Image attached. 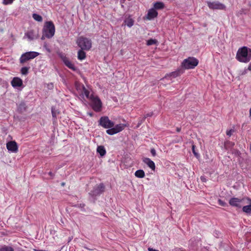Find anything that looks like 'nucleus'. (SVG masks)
I'll use <instances>...</instances> for the list:
<instances>
[{
  "label": "nucleus",
  "mask_w": 251,
  "mask_h": 251,
  "mask_svg": "<svg viewBox=\"0 0 251 251\" xmlns=\"http://www.w3.org/2000/svg\"><path fill=\"white\" fill-rule=\"evenodd\" d=\"M75 87L77 93L82 99H84L86 97L91 101V106L95 112H99L101 110L102 102L99 97L94 94L89 86L87 85L85 87L83 84L76 82Z\"/></svg>",
  "instance_id": "obj_1"
},
{
  "label": "nucleus",
  "mask_w": 251,
  "mask_h": 251,
  "mask_svg": "<svg viewBox=\"0 0 251 251\" xmlns=\"http://www.w3.org/2000/svg\"><path fill=\"white\" fill-rule=\"evenodd\" d=\"M99 125L107 128L106 132L110 135H113L122 131L126 126L124 124H119L114 126V122L110 120L107 116L101 117L99 120Z\"/></svg>",
  "instance_id": "obj_2"
},
{
  "label": "nucleus",
  "mask_w": 251,
  "mask_h": 251,
  "mask_svg": "<svg viewBox=\"0 0 251 251\" xmlns=\"http://www.w3.org/2000/svg\"><path fill=\"white\" fill-rule=\"evenodd\" d=\"M236 58L240 62H249L251 60V49L247 47L240 48L237 50Z\"/></svg>",
  "instance_id": "obj_3"
},
{
  "label": "nucleus",
  "mask_w": 251,
  "mask_h": 251,
  "mask_svg": "<svg viewBox=\"0 0 251 251\" xmlns=\"http://www.w3.org/2000/svg\"><path fill=\"white\" fill-rule=\"evenodd\" d=\"M54 33L55 26L53 23L51 21L47 22L43 29V35L41 39L43 40L45 37L51 38L54 36Z\"/></svg>",
  "instance_id": "obj_4"
},
{
  "label": "nucleus",
  "mask_w": 251,
  "mask_h": 251,
  "mask_svg": "<svg viewBox=\"0 0 251 251\" xmlns=\"http://www.w3.org/2000/svg\"><path fill=\"white\" fill-rule=\"evenodd\" d=\"M199 60L193 57H189L184 59L181 64V66L185 69H192L198 65Z\"/></svg>",
  "instance_id": "obj_5"
},
{
  "label": "nucleus",
  "mask_w": 251,
  "mask_h": 251,
  "mask_svg": "<svg viewBox=\"0 0 251 251\" xmlns=\"http://www.w3.org/2000/svg\"><path fill=\"white\" fill-rule=\"evenodd\" d=\"M76 43L82 50H89L92 47L91 40L86 37H79L77 40Z\"/></svg>",
  "instance_id": "obj_6"
},
{
  "label": "nucleus",
  "mask_w": 251,
  "mask_h": 251,
  "mask_svg": "<svg viewBox=\"0 0 251 251\" xmlns=\"http://www.w3.org/2000/svg\"><path fill=\"white\" fill-rule=\"evenodd\" d=\"M39 53L36 51H28L23 53L20 58V62L24 64L27 61L34 59L38 56Z\"/></svg>",
  "instance_id": "obj_7"
},
{
  "label": "nucleus",
  "mask_w": 251,
  "mask_h": 251,
  "mask_svg": "<svg viewBox=\"0 0 251 251\" xmlns=\"http://www.w3.org/2000/svg\"><path fill=\"white\" fill-rule=\"evenodd\" d=\"M246 198L239 199L238 198H232L229 201V204L233 207L241 208L243 205L245 204Z\"/></svg>",
  "instance_id": "obj_8"
},
{
  "label": "nucleus",
  "mask_w": 251,
  "mask_h": 251,
  "mask_svg": "<svg viewBox=\"0 0 251 251\" xmlns=\"http://www.w3.org/2000/svg\"><path fill=\"white\" fill-rule=\"evenodd\" d=\"M207 3L208 7L211 9L224 10L226 8V6L219 1H207Z\"/></svg>",
  "instance_id": "obj_9"
},
{
  "label": "nucleus",
  "mask_w": 251,
  "mask_h": 251,
  "mask_svg": "<svg viewBox=\"0 0 251 251\" xmlns=\"http://www.w3.org/2000/svg\"><path fill=\"white\" fill-rule=\"evenodd\" d=\"M59 56L67 67L73 71H75L76 70L75 65L66 56V55L62 53H59Z\"/></svg>",
  "instance_id": "obj_10"
},
{
  "label": "nucleus",
  "mask_w": 251,
  "mask_h": 251,
  "mask_svg": "<svg viewBox=\"0 0 251 251\" xmlns=\"http://www.w3.org/2000/svg\"><path fill=\"white\" fill-rule=\"evenodd\" d=\"M104 185L102 183H100L94 188L90 194L93 196H97L101 194L104 191Z\"/></svg>",
  "instance_id": "obj_11"
},
{
  "label": "nucleus",
  "mask_w": 251,
  "mask_h": 251,
  "mask_svg": "<svg viewBox=\"0 0 251 251\" xmlns=\"http://www.w3.org/2000/svg\"><path fill=\"white\" fill-rule=\"evenodd\" d=\"M6 148L9 151L11 152H17L18 147L15 141H9L6 144Z\"/></svg>",
  "instance_id": "obj_12"
},
{
  "label": "nucleus",
  "mask_w": 251,
  "mask_h": 251,
  "mask_svg": "<svg viewBox=\"0 0 251 251\" xmlns=\"http://www.w3.org/2000/svg\"><path fill=\"white\" fill-rule=\"evenodd\" d=\"M157 15L158 12L156 10H155L154 8H151L148 10L146 18L147 20H151L157 17Z\"/></svg>",
  "instance_id": "obj_13"
},
{
  "label": "nucleus",
  "mask_w": 251,
  "mask_h": 251,
  "mask_svg": "<svg viewBox=\"0 0 251 251\" xmlns=\"http://www.w3.org/2000/svg\"><path fill=\"white\" fill-rule=\"evenodd\" d=\"M11 85L15 88L22 86L23 84V80L19 77H15L11 82Z\"/></svg>",
  "instance_id": "obj_14"
},
{
  "label": "nucleus",
  "mask_w": 251,
  "mask_h": 251,
  "mask_svg": "<svg viewBox=\"0 0 251 251\" xmlns=\"http://www.w3.org/2000/svg\"><path fill=\"white\" fill-rule=\"evenodd\" d=\"M24 38L28 39V41H32L37 38V34L33 30H29L25 34Z\"/></svg>",
  "instance_id": "obj_15"
},
{
  "label": "nucleus",
  "mask_w": 251,
  "mask_h": 251,
  "mask_svg": "<svg viewBox=\"0 0 251 251\" xmlns=\"http://www.w3.org/2000/svg\"><path fill=\"white\" fill-rule=\"evenodd\" d=\"M180 74V71H176L175 72L170 73L169 74H166L164 78H162V80L167 79V80H171L172 78H176V77L179 75Z\"/></svg>",
  "instance_id": "obj_16"
},
{
  "label": "nucleus",
  "mask_w": 251,
  "mask_h": 251,
  "mask_svg": "<svg viewBox=\"0 0 251 251\" xmlns=\"http://www.w3.org/2000/svg\"><path fill=\"white\" fill-rule=\"evenodd\" d=\"M143 161L145 163L150 169L152 171H154L155 169V163L149 158H144L143 159Z\"/></svg>",
  "instance_id": "obj_17"
},
{
  "label": "nucleus",
  "mask_w": 251,
  "mask_h": 251,
  "mask_svg": "<svg viewBox=\"0 0 251 251\" xmlns=\"http://www.w3.org/2000/svg\"><path fill=\"white\" fill-rule=\"evenodd\" d=\"M246 200L250 202V204L244 206L242 208V210L245 213L249 214L251 213V200L248 198H246Z\"/></svg>",
  "instance_id": "obj_18"
},
{
  "label": "nucleus",
  "mask_w": 251,
  "mask_h": 251,
  "mask_svg": "<svg viewBox=\"0 0 251 251\" xmlns=\"http://www.w3.org/2000/svg\"><path fill=\"white\" fill-rule=\"evenodd\" d=\"M165 7V5L163 2L161 1H157L153 3V7L154 9L156 10H161L163 9Z\"/></svg>",
  "instance_id": "obj_19"
},
{
  "label": "nucleus",
  "mask_w": 251,
  "mask_h": 251,
  "mask_svg": "<svg viewBox=\"0 0 251 251\" xmlns=\"http://www.w3.org/2000/svg\"><path fill=\"white\" fill-rule=\"evenodd\" d=\"M97 151L101 157L104 156L106 153V150L103 146H99L97 147Z\"/></svg>",
  "instance_id": "obj_20"
},
{
  "label": "nucleus",
  "mask_w": 251,
  "mask_h": 251,
  "mask_svg": "<svg viewBox=\"0 0 251 251\" xmlns=\"http://www.w3.org/2000/svg\"><path fill=\"white\" fill-rule=\"evenodd\" d=\"M80 49L77 52V58L79 60H83L86 58V53Z\"/></svg>",
  "instance_id": "obj_21"
},
{
  "label": "nucleus",
  "mask_w": 251,
  "mask_h": 251,
  "mask_svg": "<svg viewBox=\"0 0 251 251\" xmlns=\"http://www.w3.org/2000/svg\"><path fill=\"white\" fill-rule=\"evenodd\" d=\"M135 176L138 178H142L145 176V174L143 170H138L135 172Z\"/></svg>",
  "instance_id": "obj_22"
},
{
  "label": "nucleus",
  "mask_w": 251,
  "mask_h": 251,
  "mask_svg": "<svg viewBox=\"0 0 251 251\" xmlns=\"http://www.w3.org/2000/svg\"><path fill=\"white\" fill-rule=\"evenodd\" d=\"M26 110V105L24 102H21L18 107V110L21 113L23 112Z\"/></svg>",
  "instance_id": "obj_23"
},
{
  "label": "nucleus",
  "mask_w": 251,
  "mask_h": 251,
  "mask_svg": "<svg viewBox=\"0 0 251 251\" xmlns=\"http://www.w3.org/2000/svg\"><path fill=\"white\" fill-rule=\"evenodd\" d=\"M0 251H14V249L11 246L3 245L0 246Z\"/></svg>",
  "instance_id": "obj_24"
},
{
  "label": "nucleus",
  "mask_w": 251,
  "mask_h": 251,
  "mask_svg": "<svg viewBox=\"0 0 251 251\" xmlns=\"http://www.w3.org/2000/svg\"><path fill=\"white\" fill-rule=\"evenodd\" d=\"M32 18L33 19L37 22H41L43 21V18L41 16L36 13H33L32 14Z\"/></svg>",
  "instance_id": "obj_25"
},
{
  "label": "nucleus",
  "mask_w": 251,
  "mask_h": 251,
  "mask_svg": "<svg viewBox=\"0 0 251 251\" xmlns=\"http://www.w3.org/2000/svg\"><path fill=\"white\" fill-rule=\"evenodd\" d=\"M126 25L129 27H131L134 24L133 20L131 18H128L125 20Z\"/></svg>",
  "instance_id": "obj_26"
},
{
  "label": "nucleus",
  "mask_w": 251,
  "mask_h": 251,
  "mask_svg": "<svg viewBox=\"0 0 251 251\" xmlns=\"http://www.w3.org/2000/svg\"><path fill=\"white\" fill-rule=\"evenodd\" d=\"M29 68L27 67H22L21 69V73L23 75H26L28 73Z\"/></svg>",
  "instance_id": "obj_27"
},
{
  "label": "nucleus",
  "mask_w": 251,
  "mask_h": 251,
  "mask_svg": "<svg viewBox=\"0 0 251 251\" xmlns=\"http://www.w3.org/2000/svg\"><path fill=\"white\" fill-rule=\"evenodd\" d=\"M157 43V41L155 39H151L147 41V45L148 46H151L152 45L156 44Z\"/></svg>",
  "instance_id": "obj_28"
},
{
  "label": "nucleus",
  "mask_w": 251,
  "mask_h": 251,
  "mask_svg": "<svg viewBox=\"0 0 251 251\" xmlns=\"http://www.w3.org/2000/svg\"><path fill=\"white\" fill-rule=\"evenodd\" d=\"M15 0H2V3L4 5L11 4Z\"/></svg>",
  "instance_id": "obj_29"
},
{
  "label": "nucleus",
  "mask_w": 251,
  "mask_h": 251,
  "mask_svg": "<svg viewBox=\"0 0 251 251\" xmlns=\"http://www.w3.org/2000/svg\"><path fill=\"white\" fill-rule=\"evenodd\" d=\"M58 112L53 108H51V114L53 118L55 119L56 118Z\"/></svg>",
  "instance_id": "obj_30"
},
{
  "label": "nucleus",
  "mask_w": 251,
  "mask_h": 251,
  "mask_svg": "<svg viewBox=\"0 0 251 251\" xmlns=\"http://www.w3.org/2000/svg\"><path fill=\"white\" fill-rule=\"evenodd\" d=\"M152 115H153L152 112L148 113L144 115L143 119H144V120H145L148 117H151L152 116Z\"/></svg>",
  "instance_id": "obj_31"
},
{
  "label": "nucleus",
  "mask_w": 251,
  "mask_h": 251,
  "mask_svg": "<svg viewBox=\"0 0 251 251\" xmlns=\"http://www.w3.org/2000/svg\"><path fill=\"white\" fill-rule=\"evenodd\" d=\"M248 71V70L245 68L244 70L240 71V75H244L247 73Z\"/></svg>",
  "instance_id": "obj_32"
},
{
  "label": "nucleus",
  "mask_w": 251,
  "mask_h": 251,
  "mask_svg": "<svg viewBox=\"0 0 251 251\" xmlns=\"http://www.w3.org/2000/svg\"><path fill=\"white\" fill-rule=\"evenodd\" d=\"M233 132H234V130L232 129H231L228 130H227L226 133L227 135H228V136H230Z\"/></svg>",
  "instance_id": "obj_33"
},
{
  "label": "nucleus",
  "mask_w": 251,
  "mask_h": 251,
  "mask_svg": "<svg viewBox=\"0 0 251 251\" xmlns=\"http://www.w3.org/2000/svg\"><path fill=\"white\" fill-rule=\"evenodd\" d=\"M218 203L220 205L223 206H225L226 205V203L225 201H222L221 200H218Z\"/></svg>",
  "instance_id": "obj_34"
},
{
  "label": "nucleus",
  "mask_w": 251,
  "mask_h": 251,
  "mask_svg": "<svg viewBox=\"0 0 251 251\" xmlns=\"http://www.w3.org/2000/svg\"><path fill=\"white\" fill-rule=\"evenodd\" d=\"M151 153L153 156H155L156 155V151L154 149L152 148L151 150Z\"/></svg>",
  "instance_id": "obj_35"
},
{
  "label": "nucleus",
  "mask_w": 251,
  "mask_h": 251,
  "mask_svg": "<svg viewBox=\"0 0 251 251\" xmlns=\"http://www.w3.org/2000/svg\"><path fill=\"white\" fill-rule=\"evenodd\" d=\"M43 47L48 51V52H50V50L48 47L47 44L45 43Z\"/></svg>",
  "instance_id": "obj_36"
},
{
  "label": "nucleus",
  "mask_w": 251,
  "mask_h": 251,
  "mask_svg": "<svg viewBox=\"0 0 251 251\" xmlns=\"http://www.w3.org/2000/svg\"><path fill=\"white\" fill-rule=\"evenodd\" d=\"M192 150H193V152L195 154V155L196 156H198L199 155H198V154L196 152V151H195V147H194V146H193V147H192Z\"/></svg>",
  "instance_id": "obj_37"
},
{
  "label": "nucleus",
  "mask_w": 251,
  "mask_h": 251,
  "mask_svg": "<svg viewBox=\"0 0 251 251\" xmlns=\"http://www.w3.org/2000/svg\"><path fill=\"white\" fill-rule=\"evenodd\" d=\"M76 206H77L78 207L81 208H83L84 207V204H83V203L78 204Z\"/></svg>",
  "instance_id": "obj_38"
},
{
  "label": "nucleus",
  "mask_w": 251,
  "mask_h": 251,
  "mask_svg": "<svg viewBox=\"0 0 251 251\" xmlns=\"http://www.w3.org/2000/svg\"><path fill=\"white\" fill-rule=\"evenodd\" d=\"M49 175L51 177V178H53L54 176V174L52 172H49L48 173Z\"/></svg>",
  "instance_id": "obj_39"
},
{
  "label": "nucleus",
  "mask_w": 251,
  "mask_h": 251,
  "mask_svg": "<svg viewBox=\"0 0 251 251\" xmlns=\"http://www.w3.org/2000/svg\"><path fill=\"white\" fill-rule=\"evenodd\" d=\"M148 251H159L158 250H156L153 249L151 248H148Z\"/></svg>",
  "instance_id": "obj_40"
},
{
  "label": "nucleus",
  "mask_w": 251,
  "mask_h": 251,
  "mask_svg": "<svg viewBox=\"0 0 251 251\" xmlns=\"http://www.w3.org/2000/svg\"><path fill=\"white\" fill-rule=\"evenodd\" d=\"M201 181L202 182H205L206 181V179H205V178L204 176H201Z\"/></svg>",
  "instance_id": "obj_41"
},
{
  "label": "nucleus",
  "mask_w": 251,
  "mask_h": 251,
  "mask_svg": "<svg viewBox=\"0 0 251 251\" xmlns=\"http://www.w3.org/2000/svg\"><path fill=\"white\" fill-rule=\"evenodd\" d=\"M145 120H144L143 118L141 119V120H140L139 121V123H138V125H141L143 122V121H144Z\"/></svg>",
  "instance_id": "obj_42"
},
{
  "label": "nucleus",
  "mask_w": 251,
  "mask_h": 251,
  "mask_svg": "<svg viewBox=\"0 0 251 251\" xmlns=\"http://www.w3.org/2000/svg\"><path fill=\"white\" fill-rule=\"evenodd\" d=\"M145 120H144L143 118L141 119V120H140L139 121V123H138V125H141L143 122V121H144Z\"/></svg>",
  "instance_id": "obj_43"
},
{
  "label": "nucleus",
  "mask_w": 251,
  "mask_h": 251,
  "mask_svg": "<svg viewBox=\"0 0 251 251\" xmlns=\"http://www.w3.org/2000/svg\"><path fill=\"white\" fill-rule=\"evenodd\" d=\"M247 69L248 70V71H251V62L249 64V65Z\"/></svg>",
  "instance_id": "obj_44"
},
{
  "label": "nucleus",
  "mask_w": 251,
  "mask_h": 251,
  "mask_svg": "<svg viewBox=\"0 0 251 251\" xmlns=\"http://www.w3.org/2000/svg\"><path fill=\"white\" fill-rule=\"evenodd\" d=\"M87 114L89 115L90 117H92L93 116V113L92 112H88Z\"/></svg>",
  "instance_id": "obj_45"
},
{
  "label": "nucleus",
  "mask_w": 251,
  "mask_h": 251,
  "mask_svg": "<svg viewBox=\"0 0 251 251\" xmlns=\"http://www.w3.org/2000/svg\"><path fill=\"white\" fill-rule=\"evenodd\" d=\"M177 131V132H179L180 131V128H177V129H176Z\"/></svg>",
  "instance_id": "obj_46"
},
{
  "label": "nucleus",
  "mask_w": 251,
  "mask_h": 251,
  "mask_svg": "<svg viewBox=\"0 0 251 251\" xmlns=\"http://www.w3.org/2000/svg\"><path fill=\"white\" fill-rule=\"evenodd\" d=\"M250 116L251 117V108H250Z\"/></svg>",
  "instance_id": "obj_47"
},
{
  "label": "nucleus",
  "mask_w": 251,
  "mask_h": 251,
  "mask_svg": "<svg viewBox=\"0 0 251 251\" xmlns=\"http://www.w3.org/2000/svg\"><path fill=\"white\" fill-rule=\"evenodd\" d=\"M64 184H64V183H63H63H62V185L64 186Z\"/></svg>",
  "instance_id": "obj_48"
},
{
  "label": "nucleus",
  "mask_w": 251,
  "mask_h": 251,
  "mask_svg": "<svg viewBox=\"0 0 251 251\" xmlns=\"http://www.w3.org/2000/svg\"><path fill=\"white\" fill-rule=\"evenodd\" d=\"M250 150H251V144L250 145Z\"/></svg>",
  "instance_id": "obj_49"
},
{
  "label": "nucleus",
  "mask_w": 251,
  "mask_h": 251,
  "mask_svg": "<svg viewBox=\"0 0 251 251\" xmlns=\"http://www.w3.org/2000/svg\"><path fill=\"white\" fill-rule=\"evenodd\" d=\"M24 251V250H23V251Z\"/></svg>",
  "instance_id": "obj_50"
}]
</instances>
